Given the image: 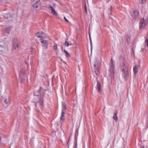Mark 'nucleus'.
Returning a JSON list of instances; mask_svg holds the SVG:
<instances>
[{
    "label": "nucleus",
    "mask_w": 148,
    "mask_h": 148,
    "mask_svg": "<svg viewBox=\"0 0 148 148\" xmlns=\"http://www.w3.org/2000/svg\"><path fill=\"white\" fill-rule=\"evenodd\" d=\"M113 119L116 120V121H117L118 120V118L117 116V114L116 113H115L114 114V115L113 116Z\"/></svg>",
    "instance_id": "nucleus-16"
},
{
    "label": "nucleus",
    "mask_w": 148,
    "mask_h": 148,
    "mask_svg": "<svg viewBox=\"0 0 148 148\" xmlns=\"http://www.w3.org/2000/svg\"><path fill=\"white\" fill-rule=\"evenodd\" d=\"M137 15V14L136 12L135 11H134L132 14V16H134V18H135L136 17Z\"/></svg>",
    "instance_id": "nucleus-18"
},
{
    "label": "nucleus",
    "mask_w": 148,
    "mask_h": 148,
    "mask_svg": "<svg viewBox=\"0 0 148 148\" xmlns=\"http://www.w3.org/2000/svg\"><path fill=\"white\" fill-rule=\"evenodd\" d=\"M75 148H77V143H76L75 144Z\"/></svg>",
    "instance_id": "nucleus-27"
},
{
    "label": "nucleus",
    "mask_w": 148,
    "mask_h": 148,
    "mask_svg": "<svg viewBox=\"0 0 148 148\" xmlns=\"http://www.w3.org/2000/svg\"><path fill=\"white\" fill-rule=\"evenodd\" d=\"M85 10H86V11L87 12V10H86V8L85 9Z\"/></svg>",
    "instance_id": "nucleus-29"
},
{
    "label": "nucleus",
    "mask_w": 148,
    "mask_h": 148,
    "mask_svg": "<svg viewBox=\"0 0 148 148\" xmlns=\"http://www.w3.org/2000/svg\"><path fill=\"white\" fill-rule=\"evenodd\" d=\"M100 66V64L98 60L97 59L94 60V62L91 64V68L92 71L97 75L99 73V69Z\"/></svg>",
    "instance_id": "nucleus-1"
},
{
    "label": "nucleus",
    "mask_w": 148,
    "mask_h": 148,
    "mask_svg": "<svg viewBox=\"0 0 148 148\" xmlns=\"http://www.w3.org/2000/svg\"><path fill=\"white\" fill-rule=\"evenodd\" d=\"M55 4H53V6H55Z\"/></svg>",
    "instance_id": "nucleus-30"
},
{
    "label": "nucleus",
    "mask_w": 148,
    "mask_h": 148,
    "mask_svg": "<svg viewBox=\"0 0 148 148\" xmlns=\"http://www.w3.org/2000/svg\"><path fill=\"white\" fill-rule=\"evenodd\" d=\"M114 66H115V64L114 62H113L112 58L111 59V64L110 65V70L112 71V72L114 70Z\"/></svg>",
    "instance_id": "nucleus-10"
},
{
    "label": "nucleus",
    "mask_w": 148,
    "mask_h": 148,
    "mask_svg": "<svg viewBox=\"0 0 148 148\" xmlns=\"http://www.w3.org/2000/svg\"><path fill=\"white\" fill-rule=\"evenodd\" d=\"M90 43H91V49H92V41H91V38L90 37Z\"/></svg>",
    "instance_id": "nucleus-25"
},
{
    "label": "nucleus",
    "mask_w": 148,
    "mask_h": 148,
    "mask_svg": "<svg viewBox=\"0 0 148 148\" xmlns=\"http://www.w3.org/2000/svg\"><path fill=\"white\" fill-rule=\"evenodd\" d=\"M96 89L98 92H100L101 91V85L100 82L98 81H97V86Z\"/></svg>",
    "instance_id": "nucleus-11"
},
{
    "label": "nucleus",
    "mask_w": 148,
    "mask_h": 148,
    "mask_svg": "<svg viewBox=\"0 0 148 148\" xmlns=\"http://www.w3.org/2000/svg\"><path fill=\"white\" fill-rule=\"evenodd\" d=\"M40 40L41 41V43L42 46L45 48H47L48 46L47 41L44 40L42 38Z\"/></svg>",
    "instance_id": "nucleus-6"
},
{
    "label": "nucleus",
    "mask_w": 148,
    "mask_h": 148,
    "mask_svg": "<svg viewBox=\"0 0 148 148\" xmlns=\"http://www.w3.org/2000/svg\"><path fill=\"white\" fill-rule=\"evenodd\" d=\"M64 51L65 53L66 54V56L67 57H69L70 56V54L67 51L65 50H64Z\"/></svg>",
    "instance_id": "nucleus-21"
},
{
    "label": "nucleus",
    "mask_w": 148,
    "mask_h": 148,
    "mask_svg": "<svg viewBox=\"0 0 148 148\" xmlns=\"http://www.w3.org/2000/svg\"><path fill=\"white\" fill-rule=\"evenodd\" d=\"M36 98H38L39 100V102H40L41 103V104H42V102H43V96L39 94L37 95L36 97Z\"/></svg>",
    "instance_id": "nucleus-8"
},
{
    "label": "nucleus",
    "mask_w": 148,
    "mask_h": 148,
    "mask_svg": "<svg viewBox=\"0 0 148 148\" xmlns=\"http://www.w3.org/2000/svg\"><path fill=\"white\" fill-rule=\"evenodd\" d=\"M8 14H4V16L5 18L6 19H8Z\"/></svg>",
    "instance_id": "nucleus-24"
},
{
    "label": "nucleus",
    "mask_w": 148,
    "mask_h": 148,
    "mask_svg": "<svg viewBox=\"0 0 148 148\" xmlns=\"http://www.w3.org/2000/svg\"><path fill=\"white\" fill-rule=\"evenodd\" d=\"M62 111H63L64 110H65L66 108V104L64 102H62Z\"/></svg>",
    "instance_id": "nucleus-17"
},
{
    "label": "nucleus",
    "mask_w": 148,
    "mask_h": 148,
    "mask_svg": "<svg viewBox=\"0 0 148 148\" xmlns=\"http://www.w3.org/2000/svg\"><path fill=\"white\" fill-rule=\"evenodd\" d=\"M141 148H145L144 146V145H142Z\"/></svg>",
    "instance_id": "nucleus-28"
},
{
    "label": "nucleus",
    "mask_w": 148,
    "mask_h": 148,
    "mask_svg": "<svg viewBox=\"0 0 148 148\" xmlns=\"http://www.w3.org/2000/svg\"><path fill=\"white\" fill-rule=\"evenodd\" d=\"M3 32L6 33H9V28L8 27L5 28L3 29Z\"/></svg>",
    "instance_id": "nucleus-15"
},
{
    "label": "nucleus",
    "mask_w": 148,
    "mask_h": 148,
    "mask_svg": "<svg viewBox=\"0 0 148 148\" xmlns=\"http://www.w3.org/2000/svg\"><path fill=\"white\" fill-rule=\"evenodd\" d=\"M146 1V0H140L139 1V2L140 3L142 4L144 3Z\"/></svg>",
    "instance_id": "nucleus-23"
},
{
    "label": "nucleus",
    "mask_w": 148,
    "mask_h": 148,
    "mask_svg": "<svg viewBox=\"0 0 148 148\" xmlns=\"http://www.w3.org/2000/svg\"><path fill=\"white\" fill-rule=\"evenodd\" d=\"M140 67L139 65H135L133 68V71L134 75H136L138 72L139 68Z\"/></svg>",
    "instance_id": "nucleus-9"
},
{
    "label": "nucleus",
    "mask_w": 148,
    "mask_h": 148,
    "mask_svg": "<svg viewBox=\"0 0 148 148\" xmlns=\"http://www.w3.org/2000/svg\"><path fill=\"white\" fill-rule=\"evenodd\" d=\"M36 105H35V106H36Z\"/></svg>",
    "instance_id": "nucleus-31"
},
{
    "label": "nucleus",
    "mask_w": 148,
    "mask_h": 148,
    "mask_svg": "<svg viewBox=\"0 0 148 148\" xmlns=\"http://www.w3.org/2000/svg\"><path fill=\"white\" fill-rule=\"evenodd\" d=\"M25 68H23L21 70L19 74V77L21 81L22 82L24 79V74L25 73Z\"/></svg>",
    "instance_id": "nucleus-5"
},
{
    "label": "nucleus",
    "mask_w": 148,
    "mask_h": 148,
    "mask_svg": "<svg viewBox=\"0 0 148 148\" xmlns=\"http://www.w3.org/2000/svg\"><path fill=\"white\" fill-rule=\"evenodd\" d=\"M49 9L50 11H51V12L54 15H56V13L55 10L54 8L51 6H50L49 7Z\"/></svg>",
    "instance_id": "nucleus-12"
},
{
    "label": "nucleus",
    "mask_w": 148,
    "mask_h": 148,
    "mask_svg": "<svg viewBox=\"0 0 148 148\" xmlns=\"http://www.w3.org/2000/svg\"><path fill=\"white\" fill-rule=\"evenodd\" d=\"M64 113L63 111H62L61 116V120L62 121H64Z\"/></svg>",
    "instance_id": "nucleus-14"
},
{
    "label": "nucleus",
    "mask_w": 148,
    "mask_h": 148,
    "mask_svg": "<svg viewBox=\"0 0 148 148\" xmlns=\"http://www.w3.org/2000/svg\"><path fill=\"white\" fill-rule=\"evenodd\" d=\"M42 33L41 32H38L36 34V36L40 38H43L42 36Z\"/></svg>",
    "instance_id": "nucleus-13"
},
{
    "label": "nucleus",
    "mask_w": 148,
    "mask_h": 148,
    "mask_svg": "<svg viewBox=\"0 0 148 148\" xmlns=\"http://www.w3.org/2000/svg\"><path fill=\"white\" fill-rule=\"evenodd\" d=\"M71 45V44H69V42L66 41H65L64 43L66 47H68L69 45Z\"/></svg>",
    "instance_id": "nucleus-19"
},
{
    "label": "nucleus",
    "mask_w": 148,
    "mask_h": 148,
    "mask_svg": "<svg viewBox=\"0 0 148 148\" xmlns=\"http://www.w3.org/2000/svg\"><path fill=\"white\" fill-rule=\"evenodd\" d=\"M122 71L123 72V75L125 77L127 76L128 75V68L127 66H125L124 64L122 68Z\"/></svg>",
    "instance_id": "nucleus-2"
},
{
    "label": "nucleus",
    "mask_w": 148,
    "mask_h": 148,
    "mask_svg": "<svg viewBox=\"0 0 148 148\" xmlns=\"http://www.w3.org/2000/svg\"><path fill=\"white\" fill-rule=\"evenodd\" d=\"M147 24V21L144 18H141L140 23V28L142 29L145 27Z\"/></svg>",
    "instance_id": "nucleus-3"
},
{
    "label": "nucleus",
    "mask_w": 148,
    "mask_h": 148,
    "mask_svg": "<svg viewBox=\"0 0 148 148\" xmlns=\"http://www.w3.org/2000/svg\"><path fill=\"white\" fill-rule=\"evenodd\" d=\"M4 49V47L3 46L0 45V51H3Z\"/></svg>",
    "instance_id": "nucleus-20"
},
{
    "label": "nucleus",
    "mask_w": 148,
    "mask_h": 148,
    "mask_svg": "<svg viewBox=\"0 0 148 148\" xmlns=\"http://www.w3.org/2000/svg\"><path fill=\"white\" fill-rule=\"evenodd\" d=\"M19 41L16 38H14L12 40V45L14 49H16L19 47L18 44Z\"/></svg>",
    "instance_id": "nucleus-4"
},
{
    "label": "nucleus",
    "mask_w": 148,
    "mask_h": 148,
    "mask_svg": "<svg viewBox=\"0 0 148 148\" xmlns=\"http://www.w3.org/2000/svg\"><path fill=\"white\" fill-rule=\"evenodd\" d=\"M40 1H38L35 3L33 5L34 8L37 10L40 8Z\"/></svg>",
    "instance_id": "nucleus-7"
},
{
    "label": "nucleus",
    "mask_w": 148,
    "mask_h": 148,
    "mask_svg": "<svg viewBox=\"0 0 148 148\" xmlns=\"http://www.w3.org/2000/svg\"><path fill=\"white\" fill-rule=\"evenodd\" d=\"M54 49H57V44L55 43L54 45L53 46Z\"/></svg>",
    "instance_id": "nucleus-22"
},
{
    "label": "nucleus",
    "mask_w": 148,
    "mask_h": 148,
    "mask_svg": "<svg viewBox=\"0 0 148 148\" xmlns=\"http://www.w3.org/2000/svg\"><path fill=\"white\" fill-rule=\"evenodd\" d=\"M64 19L65 20V21L67 22H69V21L66 18V17H64Z\"/></svg>",
    "instance_id": "nucleus-26"
}]
</instances>
